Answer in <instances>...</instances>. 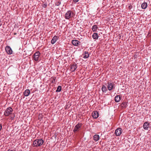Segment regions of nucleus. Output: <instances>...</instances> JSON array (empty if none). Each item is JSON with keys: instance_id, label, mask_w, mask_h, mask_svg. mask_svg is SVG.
I'll return each mask as SVG.
<instances>
[{"instance_id": "22", "label": "nucleus", "mask_w": 151, "mask_h": 151, "mask_svg": "<svg viewBox=\"0 0 151 151\" xmlns=\"http://www.w3.org/2000/svg\"><path fill=\"white\" fill-rule=\"evenodd\" d=\"M55 5L57 6H59L61 4V2L59 1H56L55 2Z\"/></svg>"}, {"instance_id": "11", "label": "nucleus", "mask_w": 151, "mask_h": 151, "mask_svg": "<svg viewBox=\"0 0 151 151\" xmlns=\"http://www.w3.org/2000/svg\"><path fill=\"white\" fill-rule=\"evenodd\" d=\"M149 123L147 122H145L143 124V128L147 130L148 128Z\"/></svg>"}, {"instance_id": "2", "label": "nucleus", "mask_w": 151, "mask_h": 151, "mask_svg": "<svg viewBox=\"0 0 151 151\" xmlns=\"http://www.w3.org/2000/svg\"><path fill=\"white\" fill-rule=\"evenodd\" d=\"M74 16V14L73 12L69 10L67 12L65 15V18L66 19H68L70 18L73 17Z\"/></svg>"}, {"instance_id": "14", "label": "nucleus", "mask_w": 151, "mask_h": 151, "mask_svg": "<svg viewBox=\"0 0 151 151\" xmlns=\"http://www.w3.org/2000/svg\"><path fill=\"white\" fill-rule=\"evenodd\" d=\"M92 116L94 118H96L99 116V113L97 111H94L92 113Z\"/></svg>"}, {"instance_id": "7", "label": "nucleus", "mask_w": 151, "mask_h": 151, "mask_svg": "<svg viewBox=\"0 0 151 151\" xmlns=\"http://www.w3.org/2000/svg\"><path fill=\"white\" fill-rule=\"evenodd\" d=\"M82 125L81 124H78L75 127L73 130V132H74L78 131L79 129L80 128Z\"/></svg>"}, {"instance_id": "16", "label": "nucleus", "mask_w": 151, "mask_h": 151, "mask_svg": "<svg viewBox=\"0 0 151 151\" xmlns=\"http://www.w3.org/2000/svg\"><path fill=\"white\" fill-rule=\"evenodd\" d=\"M23 93L24 96H27L30 93V91L29 89H26Z\"/></svg>"}, {"instance_id": "19", "label": "nucleus", "mask_w": 151, "mask_h": 151, "mask_svg": "<svg viewBox=\"0 0 151 151\" xmlns=\"http://www.w3.org/2000/svg\"><path fill=\"white\" fill-rule=\"evenodd\" d=\"M99 136L98 135L96 134L93 136V139L95 141H98L99 139Z\"/></svg>"}, {"instance_id": "1", "label": "nucleus", "mask_w": 151, "mask_h": 151, "mask_svg": "<svg viewBox=\"0 0 151 151\" xmlns=\"http://www.w3.org/2000/svg\"><path fill=\"white\" fill-rule=\"evenodd\" d=\"M43 142V140L41 139H36L33 142L32 145L33 147H38L42 145Z\"/></svg>"}, {"instance_id": "31", "label": "nucleus", "mask_w": 151, "mask_h": 151, "mask_svg": "<svg viewBox=\"0 0 151 151\" xmlns=\"http://www.w3.org/2000/svg\"><path fill=\"white\" fill-rule=\"evenodd\" d=\"M17 34V33H15L14 34V35H16Z\"/></svg>"}, {"instance_id": "5", "label": "nucleus", "mask_w": 151, "mask_h": 151, "mask_svg": "<svg viewBox=\"0 0 151 151\" xmlns=\"http://www.w3.org/2000/svg\"><path fill=\"white\" fill-rule=\"evenodd\" d=\"M122 132V129L120 128H118L115 130V133L116 136H119L120 135Z\"/></svg>"}, {"instance_id": "28", "label": "nucleus", "mask_w": 151, "mask_h": 151, "mask_svg": "<svg viewBox=\"0 0 151 151\" xmlns=\"http://www.w3.org/2000/svg\"><path fill=\"white\" fill-rule=\"evenodd\" d=\"M102 91L103 92L104 91L103 90V89H104V85H103L102 87L101 88Z\"/></svg>"}, {"instance_id": "9", "label": "nucleus", "mask_w": 151, "mask_h": 151, "mask_svg": "<svg viewBox=\"0 0 151 151\" xmlns=\"http://www.w3.org/2000/svg\"><path fill=\"white\" fill-rule=\"evenodd\" d=\"M114 85L113 83L109 82L107 88L108 90L109 91L111 90L113 88Z\"/></svg>"}, {"instance_id": "32", "label": "nucleus", "mask_w": 151, "mask_h": 151, "mask_svg": "<svg viewBox=\"0 0 151 151\" xmlns=\"http://www.w3.org/2000/svg\"><path fill=\"white\" fill-rule=\"evenodd\" d=\"M104 88H106V87H105V86H104Z\"/></svg>"}, {"instance_id": "26", "label": "nucleus", "mask_w": 151, "mask_h": 151, "mask_svg": "<svg viewBox=\"0 0 151 151\" xmlns=\"http://www.w3.org/2000/svg\"><path fill=\"white\" fill-rule=\"evenodd\" d=\"M47 4L45 3V4H44L43 5V7L45 8L46 7H47Z\"/></svg>"}, {"instance_id": "20", "label": "nucleus", "mask_w": 151, "mask_h": 151, "mask_svg": "<svg viewBox=\"0 0 151 151\" xmlns=\"http://www.w3.org/2000/svg\"><path fill=\"white\" fill-rule=\"evenodd\" d=\"M97 28L98 27L96 25H94L92 27V30L93 32H96Z\"/></svg>"}, {"instance_id": "25", "label": "nucleus", "mask_w": 151, "mask_h": 151, "mask_svg": "<svg viewBox=\"0 0 151 151\" xmlns=\"http://www.w3.org/2000/svg\"><path fill=\"white\" fill-rule=\"evenodd\" d=\"M132 5H131V4H129V6H128V9H131L132 8Z\"/></svg>"}, {"instance_id": "29", "label": "nucleus", "mask_w": 151, "mask_h": 151, "mask_svg": "<svg viewBox=\"0 0 151 151\" xmlns=\"http://www.w3.org/2000/svg\"><path fill=\"white\" fill-rule=\"evenodd\" d=\"M7 151H14L13 150H8Z\"/></svg>"}, {"instance_id": "4", "label": "nucleus", "mask_w": 151, "mask_h": 151, "mask_svg": "<svg viewBox=\"0 0 151 151\" xmlns=\"http://www.w3.org/2000/svg\"><path fill=\"white\" fill-rule=\"evenodd\" d=\"M40 53L39 51H37L33 55L34 60L36 61H37L39 60V58L40 56Z\"/></svg>"}, {"instance_id": "23", "label": "nucleus", "mask_w": 151, "mask_h": 151, "mask_svg": "<svg viewBox=\"0 0 151 151\" xmlns=\"http://www.w3.org/2000/svg\"><path fill=\"white\" fill-rule=\"evenodd\" d=\"M61 87L60 86H58L57 88V89L56 90V92H60L61 91Z\"/></svg>"}, {"instance_id": "8", "label": "nucleus", "mask_w": 151, "mask_h": 151, "mask_svg": "<svg viewBox=\"0 0 151 151\" xmlns=\"http://www.w3.org/2000/svg\"><path fill=\"white\" fill-rule=\"evenodd\" d=\"M5 50L6 51L8 54H11L12 53V50L10 47L9 46H6V47Z\"/></svg>"}, {"instance_id": "10", "label": "nucleus", "mask_w": 151, "mask_h": 151, "mask_svg": "<svg viewBox=\"0 0 151 151\" xmlns=\"http://www.w3.org/2000/svg\"><path fill=\"white\" fill-rule=\"evenodd\" d=\"M120 95H119L116 96L115 98V101L116 102H119L121 99V97L120 96Z\"/></svg>"}, {"instance_id": "3", "label": "nucleus", "mask_w": 151, "mask_h": 151, "mask_svg": "<svg viewBox=\"0 0 151 151\" xmlns=\"http://www.w3.org/2000/svg\"><path fill=\"white\" fill-rule=\"evenodd\" d=\"M13 110L11 107L7 108L5 111L4 114L5 116H8L12 114Z\"/></svg>"}, {"instance_id": "21", "label": "nucleus", "mask_w": 151, "mask_h": 151, "mask_svg": "<svg viewBox=\"0 0 151 151\" xmlns=\"http://www.w3.org/2000/svg\"><path fill=\"white\" fill-rule=\"evenodd\" d=\"M93 37L94 39H96L98 38V35L97 33H94L93 35Z\"/></svg>"}, {"instance_id": "13", "label": "nucleus", "mask_w": 151, "mask_h": 151, "mask_svg": "<svg viewBox=\"0 0 151 151\" xmlns=\"http://www.w3.org/2000/svg\"><path fill=\"white\" fill-rule=\"evenodd\" d=\"M77 68V65L76 64L74 63L71 66L70 68L72 71H74Z\"/></svg>"}, {"instance_id": "15", "label": "nucleus", "mask_w": 151, "mask_h": 151, "mask_svg": "<svg viewBox=\"0 0 151 151\" xmlns=\"http://www.w3.org/2000/svg\"><path fill=\"white\" fill-rule=\"evenodd\" d=\"M127 103L128 102L126 101H123L121 104L122 107L124 109H126L127 107Z\"/></svg>"}, {"instance_id": "18", "label": "nucleus", "mask_w": 151, "mask_h": 151, "mask_svg": "<svg viewBox=\"0 0 151 151\" xmlns=\"http://www.w3.org/2000/svg\"><path fill=\"white\" fill-rule=\"evenodd\" d=\"M83 58H88L89 57V54L87 52L85 51L83 55Z\"/></svg>"}, {"instance_id": "12", "label": "nucleus", "mask_w": 151, "mask_h": 151, "mask_svg": "<svg viewBox=\"0 0 151 151\" xmlns=\"http://www.w3.org/2000/svg\"><path fill=\"white\" fill-rule=\"evenodd\" d=\"M58 39V37L57 36H54L52 38V40L51 41V44H53L55 43V42L57 41V40Z\"/></svg>"}, {"instance_id": "17", "label": "nucleus", "mask_w": 151, "mask_h": 151, "mask_svg": "<svg viewBox=\"0 0 151 151\" xmlns=\"http://www.w3.org/2000/svg\"><path fill=\"white\" fill-rule=\"evenodd\" d=\"M147 3L144 2L141 5V7L142 9H145L147 7Z\"/></svg>"}, {"instance_id": "6", "label": "nucleus", "mask_w": 151, "mask_h": 151, "mask_svg": "<svg viewBox=\"0 0 151 151\" xmlns=\"http://www.w3.org/2000/svg\"><path fill=\"white\" fill-rule=\"evenodd\" d=\"M72 43L75 46H78L81 45V42L78 40H72Z\"/></svg>"}, {"instance_id": "30", "label": "nucleus", "mask_w": 151, "mask_h": 151, "mask_svg": "<svg viewBox=\"0 0 151 151\" xmlns=\"http://www.w3.org/2000/svg\"><path fill=\"white\" fill-rule=\"evenodd\" d=\"M78 1H75V3L78 2Z\"/></svg>"}, {"instance_id": "24", "label": "nucleus", "mask_w": 151, "mask_h": 151, "mask_svg": "<svg viewBox=\"0 0 151 151\" xmlns=\"http://www.w3.org/2000/svg\"><path fill=\"white\" fill-rule=\"evenodd\" d=\"M106 45V49H109V47H110V44H108V45H107L106 44H105Z\"/></svg>"}, {"instance_id": "27", "label": "nucleus", "mask_w": 151, "mask_h": 151, "mask_svg": "<svg viewBox=\"0 0 151 151\" xmlns=\"http://www.w3.org/2000/svg\"><path fill=\"white\" fill-rule=\"evenodd\" d=\"M15 117V115L14 114V116L13 117H11L10 118V119L11 120H13L14 119V117Z\"/></svg>"}]
</instances>
